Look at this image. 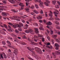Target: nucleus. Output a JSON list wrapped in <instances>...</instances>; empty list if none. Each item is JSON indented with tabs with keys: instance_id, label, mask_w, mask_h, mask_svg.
I'll return each instance as SVG.
<instances>
[{
	"instance_id": "obj_1",
	"label": "nucleus",
	"mask_w": 60,
	"mask_h": 60,
	"mask_svg": "<svg viewBox=\"0 0 60 60\" xmlns=\"http://www.w3.org/2000/svg\"><path fill=\"white\" fill-rule=\"evenodd\" d=\"M34 49L35 51H37V52H38V53H39L40 54H42V51H41V50L39 48L36 47Z\"/></svg>"
},
{
	"instance_id": "obj_2",
	"label": "nucleus",
	"mask_w": 60,
	"mask_h": 60,
	"mask_svg": "<svg viewBox=\"0 0 60 60\" xmlns=\"http://www.w3.org/2000/svg\"><path fill=\"white\" fill-rule=\"evenodd\" d=\"M32 55L33 56H34V57H35V58H36V59H39L40 57H39L37 56H35V52L34 51H32Z\"/></svg>"
},
{
	"instance_id": "obj_3",
	"label": "nucleus",
	"mask_w": 60,
	"mask_h": 60,
	"mask_svg": "<svg viewBox=\"0 0 60 60\" xmlns=\"http://www.w3.org/2000/svg\"><path fill=\"white\" fill-rule=\"evenodd\" d=\"M13 49V50H14V51L13 52V53H14V54H15V55H16V56H17V55H18V52L17 51V49L14 48Z\"/></svg>"
},
{
	"instance_id": "obj_4",
	"label": "nucleus",
	"mask_w": 60,
	"mask_h": 60,
	"mask_svg": "<svg viewBox=\"0 0 60 60\" xmlns=\"http://www.w3.org/2000/svg\"><path fill=\"white\" fill-rule=\"evenodd\" d=\"M56 54H57V55H60V50H59L58 52L57 51H56L55 52V53L54 52L52 53V55H53V56H55V57H56Z\"/></svg>"
},
{
	"instance_id": "obj_5",
	"label": "nucleus",
	"mask_w": 60,
	"mask_h": 60,
	"mask_svg": "<svg viewBox=\"0 0 60 60\" xmlns=\"http://www.w3.org/2000/svg\"><path fill=\"white\" fill-rule=\"evenodd\" d=\"M33 30H32V29H29L28 30H26L25 31V33H32V32H33Z\"/></svg>"
},
{
	"instance_id": "obj_6",
	"label": "nucleus",
	"mask_w": 60,
	"mask_h": 60,
	"mask_svg": "<svg viewBox=\"0 0 60 60\" xmlns=\"http://www.w3.org/2000/svg\"><path fill=\"white\" fill-rule=\"evenodd\" d=\"M28 39L29 41H31V44H32V45H34V44L37 45V44H38L37 43H35L34 42H33V41H32V40H30V39H29V38H28Z\"/></svg>"
},
{
	"instance_id": "obj_7",
	"label": "nucleus",
	"mask_w": 60,
	"mask_h": 60,
	"mask_svg": "<svg viewBox=\"0 0 60 60\" xmlns=\"http://www.w3.org/2000/svg\"><path fill=\"white\" fill-rule=\"evenodd\" d=\"M55 11L53 12V13L54 14H55V15L56 17H57V15H58V13H59V11L58 10L56 9L55 10Z\"/></svg>"
},
{
	"instance_id": "obj_8",
	"label": "nucleus",
	"mask_w": 60,
	"mask_h": 60,
	"mask_svg": "<svg viewBox=\"0 0 60 60\" xmlns=\"http://www.w3.org/2000/svg\"><path fill=\"white\" fill-rule=\"evenodd\" d=\"M55 46L56 47L55 48V49L56 50H58L59 49V45L57 43H55Z\"/></svg>"
},
{
	"instance_id": "obj_9",
	"label": "nucleus",
	"mask_w": 60,
	"mask_h": 60,
	"mask_svg": "<svg viewBox=\"0 0 60 60\" xmlns=\"http://www.w3.org/2000/svg\"><path fill=\"white\" fill-rule=\"evenodd\" d=\"M19 25L18 24L17 25V26L18 27H22V26H23V24L22 23L19 22Z\"/></svg>"
},
{
	"instance_id": "obj_10",
	"label": "nucleus",
	"mask_w": 60,
	"mask_h": 60,
	"mask_svg": "<svg viewBox=\"0 0 60 60\" xmlns=\"http://www.w3.org/2000/svg\"><path fill=\"white\" fill-rule=\"evenodd\" d=\"M2 15L4 16H7L8 13H5V12H2V13H1Z\"/></svg>"
},
{
	"instance_id": "obj_11",
	"label": "nucleus",
	"mask_w": 60,
	"mask_h": 60,
	"mask_svg": "<svg viewBox=\"0 0 60 60\" xmlns=\"http://www.w3.org/2000/svg\"><path fill=\"white\" fill-rule=\"evenodd\" d=\"M43 2H41L39 4V6L41 8H44V6H43Z\"/></svg>"
},
{
	"instance_id": "obj_12",
	"label": "nucleus",
	"mask_w": 60,
	"mask_h": 60,
	"mask_svg": "<svg viewBox=\"0 0 60 60\" xmlns=\"http://www.w3.org/2000/svg\"><path fill=\"white\" fill-rule=\"evenodd\" d=\"M46 24L48 26H50L52 24V23L50 21H49L48 22H46Z\"/></svg>"
},
{
	"instance_id": "obj_13",
	"label": "nucleus",
	"mask_w": 60,
	"mask_h": 60,
	"mask_svg": "<svg viewBox=\"0 0 60 60\" xmlns=\"http://www.w3.org/2000/svg\"><path fill=\"white\" fill-rule=\"evenodd\" d=\"M49 12L50 13H49V16L50 17H53V15H52V14H53V13L51 12V11H49Z\"/></svg>"
},
{
	"instance_id": "obj_14",
	"label": "nucleus",
	"mask_w": 60,
	"mask_h": 60,
	"mask_svg": "<svg viewBox=\"0 0 60 60\" xmlns=\"http://www.w3.org/2000/svg\"><path fill=\"white\" fill-rule=\"evenodd\" d=\"M8 24H9V25H11V26H12L14 27V28H16L17 27V26L16 25H13L10 22Z\"/></svg>"
},
{
	"instance_id": "obj_15",
	"label": "nucleus",
	"mask_w": 60,
	"mask_h": 60,
	"mask_svg": "<svg viewBox=\"0 0 60 60\" xmlns=\"http://www.w3.org/2000/svg\"><path fill=\"white\" fill-rule=\"evenodd\" d=\"M54 31L55 33H56L59 34V35H60V32L59 31H57L56 30H54Z\"/></svg>"
},
{
	"instance_id": "obj_16",
	"label": "nucleus",
	"mask_w": 60,
	"mask_h": 60,
	"mask_svg": "<svg viewBox=\"0 0 60 60\" xmlns=\"http://www.w3.org/2000/svg\"><path fill=\"white\" fill-rule=\"evenodd\" d=\"M0 33L3 34H6L3 31V30H0Z\"/></svg>"
},
{
	"instance_id": "obj_17",
	"label": "nucleus",
	"mask_w": 60,
	"mask_h": 60,
	"mask_svg": "<svg viewBox=\"0 0 60 60\" xmlns=\"http://www.w3.org/2000/svg\"><path fill=\"white\" fill-rule=\"evenodd\" d=\"M11 11L13 12H17L18 11L16 9H12Z\"/></svg>"
},
{
	"instance_id": "obj_18",
	"label": "nucleus",
	"mask_w": 60,
	"mask_h": 60,
	"mask_svg": "<svg viewBox=\"0 0 60 60\" xmlns=\"http://www.w3.org/2000/svg\"><path fill=\"white\" fill-rule=\"evenodd\" d=\"M1 8H0V11H3V10H4V9H3V8H4V6H0ZM1 12V11H0V13Z\"/></svg>"
},
{
	"instance_id": "obj_19",
	"label": "nucleus",
	"mask_w": 60,
	"mask_h": 60,
	"mask_svg": "<svg viewBox=\"0 0 60 60\" xmlns=\"http://www.w3.org/2000/svg\"><path fill=\"white\" fill-rule=\"evenodd\" d=\"M8 1L11 3H12V4H14V3H15L14 1L13 0H8Z\"/></svg>"
},
{
	"instance_id": "obj_20",
	"label": "nucleus",
	"mask_w": 60,
	"mask_h": 60,
	"mask_svg": "<svg viewBox=\"0 0 60 60\" xmlns=\"http://www.w3.org/2000/svg\"><path fill=\"white\" fill-rule=\"evenodd\" d=\"M8 27L9 28V29H8V31H10L11 32H12V30L11 29V26H10L9 25H8Z\"/></svg>"
},
{
	"instance_id": "obj_21",
	"label": "nucleus",
	"mask_w": 60,
	"mask_h": 60,
	"mask_svg": "<svg viewBox=\"0 0 60 60\" xmlns=\"http://www.w3.org/2000/svg\"><path fill=\"white\" fill-rule=\"evenodd\" d=\"M27 49L30 51H32V50H34V48H32V49H31V48H30L29 47H27Z\"/></svg>"
},
{
	"instance_id": "obj_22",
	"label": "nucleus",
	"mask_w": 60,
	"mask_h": 60,
	"mask_svg": "<svg viewBox=\"0 0 60 60\" xmlns=\"http://www.w3.org/2000/svg\"><path fill=\"white\" fill-rule=\"evenodd\" d=\"M34 29L35 30V32L36 33H38L39 31H38V29L37 28H35Z\"/></svg>"
},
{
	"instance_id": "obj_23",
	"label": "nucleus",
	"mask_w": 60,
	"mask_h": 60,
	"mask_svg": "<svg viewBox=\"0 0 60 60\" xmlns=\"http://www.w3.org/2000/svg\"><path fill=\"white\" fill-rule=\"evenodd\" d=\"M28 25H27V24H26L25 25V27H24V29H27L28 27Z\"/></svg>"
},
{
	"instance_id": "obj_24",
	"label": "nucleus",
	"mask_w": 60,
	"mask_h": 60,
	"mask_svg": "<svg viewBox=\"0 0 60 60\" xmlns=\"http://www.w3.org/2000/svg\"><path fill=\"white\" fill-rule=\"evenodd\" d=\"M19 6H22V7H23V6H24V5H23V3H20L19 4Z\"/></svg>"
},
{
	"instance_id": "obj_25",
	"label": "nucleus",
	"mask_w": 60,
	"mask_h": 60,
	"mask_svg": "<svg viewBox=\"0 0 60 60\" xmlns=\"http://www.w3.org/2000/svg\"><path fill=\"white\" fill-rule=\"evenodd\" d=\"M46 47L49 48V49H52L53 48V47L52 46H46Z\"/></svg>"
},
{
	"instance_id": "obj_26",
	"label": "nucleus",
	"mask_w": 60,
	"mask_h": 60,
	"mask_svg": "<svg viewBox=\"0 0 60 60\" xmlns=\"http://www.w3.org/2000/svg\"><path fill=\"white\" fill-rule=\"evenodd\" d=\"M30 14L31 15H33L34 17V16H35L36 15H35V14L33 12H32L30 13Z\"/></svg>"
},
{
	"instance_id": "obj_27",
	"label": "nucleus",
	"mask_w": 60,
	"mask_h": 60,
	"mask_svg": "<svg viewBox=\"0 0 60 60\" xmlns=\"http://www.w3.org/2000/svg\"><path fill=\"white\" fill-rule=\"evenodd\" d=\"M20 42L21 44H22V45H26V44L24 43V42H23L22 41H20Z\"/></svg>"
},
{
	"instance_id": "obj_28",
	"label": "nucleus",
	"mask_w": 60,
	"mask_h": 60,
	"mask_svg": "<svg viewBox=\"0 0 60 60\" xmlns=\"http://www.w3.org/2000/svg\"><path fill=\"white\" fill-rule=\"evenodd\" d=\"M54 22L56 23V24H57V25L59 24V22L56 21H54Z\"/></svg>"
},
{
	"instance_id": "obj_29",
	"label": "nucleus",
	"mask_w": 60,
	"mask_h": 60,
	"mask_svg": "<svg viewBox=\"0 0 60 60\" xmlns=\"http://www.w3.org/2000/svg\"><path fill=\"white\" fill-rule=\"evenodd\" d=\"M33 25L34 26H38V24L36 23H33Z\"/></svg>"
},
{
	"instance_id": "obj_30",
	"label": "nucleus",
	"mask_w": 60,
	"mask_h": 60,
	"mask_svg": "<svg viewBox=\"0 0 60 60\" xmlns=\"http://www.w3.org/2000/svg\"><path fill=\"white\" fill-rule=\"evenodd\" d=\"M33 11L36 14H38V13H38V11H37L34 10V11Z\"/></svg>"
},
{
	"instance_id": "obj_31",
	"label": "nucleus",
	"mask_w": 60,
	"mask_h": 60,
	"mask_svg": "<svg viewBox=\"0 0 60 60\" xmlns=\"http://www.w3.org/2000/svg\"><path fill=\"white\" fill-rule=\"evenodd\" d=\"M33 11L36 14H38V13H38V11H37L34 10V11Z\"/></svg>"
},
{
	"instance_id": "obj_32",
	"label": "nucleus",
	"mask_w": 60,
	"mask_h": 60,
	"mask_svg": "<svg viewBox=\"0 0 60 60\" xmlns=\"http://www.w3.org/2000/svg\"><path fill=\"white\" fill-rule=\"evenodd\" d=\"M56 27L57 29H60V28L59 27L58 25H56Z\"/></svg>"
},
{
	"instance_id": "obj_33",
	"label": "nucleus",
	"mask_w": 60,
	"mask_h": 60,
	"mask_svg": "<svg viewBox=\"0 0 60 60\" xmlns=\"http://www.w3.org/2000/svg\"><path fill=\"white\" fill-rule=\"evenodd\" d=\"M52 37H53L54 38H56V37H57V35H52Z\"/></svg>"
},
{
	"instance_id": "obj_34",
	"label": "nucleus",
	"mask_w": 60,
	"mask_h": 60,
	"mask_svg": "<svg viewBox=\"0 0 60 60\" xmlns=\"http://www.w3.org/2000/svg\"><path fill=\"white\" fill-rule=\"evenodd\" d=\"M38 37H43V36L42 35H40L39 34H38Z\"/></svg>"
},
{
	"instance_id": "obj_35",
	"label": "nucleus",
	"mask_w": 60,
	"mask_h": 60,
	"mask_svg": "<svg viewBox=\"0 0 60 60\" xmlns=\"http://www.w3.org/2000/svg\"><path fill=\"white\" fill-rule=\"evenodd\" d=\"M26 6H27V7H28V8H31V7H30V6H29V5H28V4H27V3L26 2Z\"/></svg>"
},
{
	"instance_id": "obj_36",
	"label": "nucleus",
	"mask_w": 60,
	"mask_h": 60,
	"mask_svg": "<svg viewBox=\"0 0 60 60\" xmlns=\"http://www.w3.org/2000/svg\"><path fill=\"white\" fill-rule=\"evenodd\" d=\"M3 55H4V57L5 58H7V57H6V55L4 53H3Z\"/></svg>"
},
{
	"instance_id": "obj_37",
	"label": "nucleus",
	"mask_w": 60,
	"mask_h": 60,
	"mask_svg": "<svg viewBox=\"0 0 60 60\" xmlns=\"http://www.w3.org/2000/svg\"><path fill=\"white\" fill-rule=\"evenodd\" d=\"M46 59H49V60H50V58H49V55H47Z\"/></svg>"
},
{
	"instance_id": "obj_38",
	"label": "nucleus",
	"mask_w": 60,
	"mask_h": 60,
	"mask_svg": "<svg viewBox=\"0 0 60 60\" xmlns=\"http://www.w3.org/2000/svg\"><path fill=\"white\" fill-rule=\"evenodd\" d=\"M56 3V1L54 0L52 1V4H55Z\"/></svg>"
},
{
	"instance_id": "obj_39",
	"label": "nucleus",
	"mask_w": 60,
	"mask_h": 60,
	"mask_svg": "<svg viewBox=\"0 0 60 60\" xmlns=\"http://www.w3.org/2000/svg\"><path fill=\"white\" fill-rule=\"evenodd\" d=\"M2 43L3 45H5V42L4 41H3L2 42Z\"/></svg>"
},
{
	"instance_id": "obj_40",
	"label": "nucleus",
	"mask_w": 60,
	"mask_h": 60,
	"mask_svg": "<svg viewBox=\"0 0 60 60\" xmlns=\"http://www.w3.org/2000/svg\"><path fill=\"white\" fill-rule=\"evenodd\" d=\"M55 19L56 20H60V19L58 18V17H56L55 18Z\"/></svg>"
},
{
	"instance_id": "obj_41",
	"label": "nucleus",
	"mask_w": 60,
	"mask_h": 60,
	"mask_svg": "<svg viewBox=\"0 0 60 60\" xmlns=\"http://www.w3.org/2000/svg\"><path fill=\"white\" fill-rule=\"evenodd\" d=\"M7 42L8 43V44H9L10 45H11L10 42V41H7Z\"/></svg>"
},
{
	"instance_id": "obj_42",
	"label": "nucleus",
	"mask_w": 60,
	"mask_h": 60,
	"mask_svg": "<svg viewBox=\"0 0 60 60\" xmlns=\"http://www.w3.org/2000/svg\"><path fill=\"white\" fill-rule=\"evenodd\" d=\"M35 6H36V8H37V9H38V8H39V7H38V5H37V4H35Z\"/></svg>"
},
{
	"instance_id": "obj_43",
	"label": "nucleus",
	"mask_w": 60,
	"mask_h": 60,
	"mask_svg": "<svg viewBox=\"0 0 60 60\" xmlns=\"http://www.w3.org/2000/svg\"><path fill=\"white\" fill-rule=\"evenodd\" d=\"M45 4L46 6H48L49 5V4L46 2H45Z\"/></svg>"
},
{
	"instance_id": "obj_44",
	"label": "nucleus",
	"mask_w": 60,
	"mask_h": 60,
	"mask_svg": "<svg viewBox=\"0 0 60 60\" xmlns=\"http://www.w3.org/2000/svg\"><path fill=\"white\" fill-rule=\"evenodd\" d=\"M47 38L48 39V40H50V38H49V36H47Z\"/></svg>"
},
{
	"instance_id": "obj_45",
	"label": "nucleus",
	"mask_w": 60,
	"mask_h": 60,
	"mask_svg": "<svg viewBox=\"0 0 60 60\" xmlns=\"http://www.w3.org/2000/svg\"><path fill=\"white\" fill-rule=\"evenodd\" d=\"M39 28L40 30H43V28L41 27H39Z\"/></svg>"
},
{
	"instance_id": "obj_46",
	"label": "nucleus",
	"mask_w": 60,
	"mask_h": 60,
	"mask_svg": "<svg viewBox=\"0 0 60 60\" xmlns=\"http://www.w3.org/2000/svg\"><path fill=\"white\" fill-rule=\"evenodd\" d=\"M55 8H59V6L57 5H56L55 6Z\"/></svg>"
},
{
	"instance_id": "obj_47",
	"label": "nucleus",
	"mask_w": 60,
	"mask_h": 60,
	"mask_svg": "<svg viewBox=\"0 0 60 60\" xmlns=\"http://www.w3.org/2000/svg\"><path fill=\"white\" fill-rule=\"evenodd\" d=\"M12 36H14L15 37H16V35H15V34H12Z\"/></svg>"
},
{
	"instance_id": "obj_48",
	"label": "nucleus",
	"mask_w": 60,
	"mask_h": 60,
	"mask_svg": "<svg viewBox=\"0 0 60 60\" xmlns=\"http://www.w3.org/2000/svg\"><path fill=\"white\" fill-rule=\"evenodd\" d=\"M18 30H19V31H22V29L21 28H19L18 29Z\"/></svg>"
},
{
	"instance_id": "obj_49",
	"label": "nucleus",
	"mask_w": 60,
	"mask_h": 60,
	"mask_svg": "<svg viewBox=\"0 0 60 60\" xmlns=\"http://www.w3.org/2000/svg\"><path fill=\"white\" fill-rule=\"evenodd\" d=\"M4 26L6 28H7V25H6L4 24Z\"/></svg>"
},
{
	"instance_id": "obj_50",
	"label": "nucleus",
	"mask_w": 60,
	"mask_h": 60,
	"mask_svg": "<svg viewBox=\"0 0 60 60\" xmlns=\"http://www.w3.org/2000/svg\"><path fill=\"white\" fill-rule=\"evenodd\" d=\"M46 31L47 32V33H48V34H49V33H50V31L49 30H46Z\"/></svg>"
},
{
	"instance_id": "obj_51",
	"label": "nucleus",
	"mask_w": 60,
	"mask_h": 60,
	"mask_svg": "<svg viewBox=\"0 0 60 60\" xmlns=\"http://www.w3.org/2000/svg\"><path fill=\"white\" fill-rule=\"evenodd\" d=\"M25 9L26 11H28V10H29V8H25Z\"/></svg>"
},
{
	"instance_id": "obj_52",
	"label": "nucleus",
	"mask_w": 60,
	"mask_h": 60,
	"mask_svg": "<svg viewBox=\"0 0 60 60\" xmlns=\"http://www.w3.org/2000/svg\"><path fill=\"white\" fill-rule=\"evenodd\" d=\"M2 2L4 4H6V2L5 0H3Z\"/></svg>"
},
{
	"instance_id": "obj_53",
	"label": "nucleus",
	"mask_w": 60,
	"mask_h": 60,
	"mask_svg": "<svg viewBox=\"0 0 60 60\" xmlns=\"http://www.w3.org/2000/svg\"><path fill=\"white\" fill-rule=\"evenodd\" d=\"M42 41L44 42V41L45 40V39H44V38H42Z\"/></svg>"
},
{
	"instance_id": "obj_54",
	"label": "nucleus",
	"mask_w": 60,
	"mask_h": 60,
	"mask_svg": "<svg viewBox=\"0 0 60 60\" xmlns=\"http://www.w3.org/2000/svg\"><path fill=\"white\" fill-rule=\"evenodd\" d=\"M34 8V5H32L31 6V7H30V8L31 9H33V8Z\"/></svg>"
},
{
	"instance_id": "obj_55",
	"label": "nucleus",
	"mask_w": 60,
	"mask_h": 60,
	"mask_svg": "<svg viewBox=\"0 0 60 60\" xmlns=\"http://www.w3.org/2000/svg\"><path fill=\"white\" fill-rule=\"evenodd\" d=\"M45 1L46 2H47L48 3H50V2L48 0H46Z\"/></svg>"
},
{
	"instance_id": "obj_56",
	"label": "nucleus",
	"mask_w": 60,
	"mask_h": 60,
	"mask_svg": "<svg viewBox=\"0 0 60 60\" xmlns=\"http://www.w3.org/2000/svg\"><path fill=\"white\" fill-rule=\"evenodd\" d=\"M40 13L41 14H42V13H43V11L42 10H41L40 11Z\"/></svg>"
},
{
	"instance_id": "obj_57",
	"label": "nucleus",
	"mask_w": 60,
	"mask_h": 60,
	"mask_svg": "<svg viewBox=\"0 0 60 60\" xmlns=\"http://www.w3.org/2000/svg\"><path fill=\"white\" fill-rule=\"evenodd\" d=\"M51 34H53V31H51Z\"/></svg>"
},
{
	"instance_id": "obj_58",
	"label": "nucleus",
	"mask_w": 60,
	"mask_h": 60,
	"mask_svg": "<svg viewBox=\"0 0 60 60\" xmlns=\"http://www.w3.org/2000/svg\"><path fill=\"white\" fill-rule=\"evenodd\" d=\"M0 56L1 58H2V59H3V58H4V57H3V56L2 55V54H0Z\"/></svg>"
},
{
	"instance_id": "obj_59",
	"label": "nucleus",
	"mask_w": 60,
	"mask_h": 60,
	"mask_svg": "<svg viewBox=\"0 0 60 60\" xmlns=\"http://www.w3.org/2000/svg\"><path fill=\"white\" fill-rule=\"evenodd\" d=\"M30 1H31V0H25V1L26 2H29Z\"/></svg>"
},
{
	"instance_id": "obj_60",
	"label": "nucleus",
	"mask_w": 60,
	"mask_h": 60,
	"mask_svg": "<svg viewBox=\"0 0 60 60\" xmlns=\"http://www.w3.org/2000/svg\"><path fill=\"white\" fill-rule=\"evenodd\" d=\"M15 31L16 33H19V32L18 30H15Z\"/></svg>"
},
{
	"instance_id": "obj_61",
	"label": "nucleus",
	"mask_w": 60,
	"mask_h": 60,
	"mask_svg": "<svg viewBox=\"0 0 60 60\" xmlns=\"http://www.w3.org/2000/svg\"><path fill=\"white\" fill-rule=\"evenodd\" d=\"M19 14H20V15H23V13H22V12H21V13H19Z\"/></svg>"
},
{
	"instance_id": "obj_62",
	"label": "nucleus",
	"mask_w": 60,
	"mask_h": 60,
	"mask_svg": "<svg viewBox=\"0 0 60 60\" xmlns=\"http://www.w3.org/2000/svg\"><path fill=\"white\" fill-rule=\"evenodd\" d=\"M22 21L23 22V23H25V21L23 19H22Z\"/></svg>"
},
{
	"instance_id": "obj_63",
	"label": "nucleus",
	"mask_w": 60,
	"mask_h": 60,
	"mask_svg": "<svg viewBox=\"0 0 60 60\" xmlns=\"http://www.w3.org/2000/svg\"><path fill=\"white\" fill-rule=\"evenodd\" d=\"M57 3L59 5H60V2L59 1H57Z\"/></svg>"
},
{
	"instance_id": "obj_64",
	"label": "nucleus",
	"mask_w": 60,
	"mask_h": 60,
	"mask_svg": "<svg viewBox=\"0 0 60 60\" xmlns=\"http://www.w3.org/2000/svg\"><path fill=\"white\" fill-rule=\"evenodd\" d=\"M50 44V43L49 42H48L47 43V45H49Z\"/></svg>"
}]
</instances>
